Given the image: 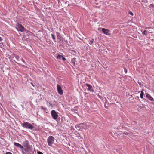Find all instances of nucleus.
<instances>
[{
    "label": "nucleus",
    "mask_w": 154,
    "mask_h": 154,
    "mask_svg": "<svg viewBox=\"0 0 154 154\" xmlns=\"http://www.w3.org/2000/svg\"><path fill=\"white\" fill-rule=\"evenodd\" d=\"M38 154H43V153H42V152H38Z\"/></svg>",
    "instance_id": "24"
},
{
    "label": "nucleus",
    "mask_w": 154,
    "mask_h": 154,
    "mask_svg": "<svg viewBox=\"0 0 154 154\" xmlns=\"http://www.w3.org/2000/svg\"><path fill=\"white\" fill-rule=\"evenodd\" d=\"M129 13L130 15L131 16H133L134 15V14L131 11L129 12Z\"/></svg>",
    "instance_id": "18"
},
{
    "label": "nucleus",
    "mask_w": 154,
    "mask_h": 154,
    "mask_svg": "<svg viewBox=\"0 0 154 154\" xmlns=\"http://www.w3.org/2000/svg\"><path fill=\"white\" fill-rule=\"evenodd\" d=\"M14 145L20 148L21 149H23V147L19 143L16 142L14 143Z\"/></svg>",
    "instance_id": "10"
},
{
    "label": "nucleus",
    "mask_w": 154,
    "mask_h": 154,
    "mask_svg": "<svg viewBox=\"0 0 154 154\" xmlns=\"http://www.w3.org/2000/svg\"><path fill=\"white\" fill-rule=\"evenodd\" d=\"M2 39L0 37V41H2Z\"/></svg>",
    "instance_id": "27"
},
{
    "label": "nucleus",
    "mask_w": 154,
    "mask_h": 154,
    "mask_svg": "<svg viewBox=\"0 0 154 154\" xmlns=\"http://www.w3.org/2000/svg\"><path fill=\"white\" fill-rule=\"evenodd\" d=\"M15 57L17 59V60H18L19 58V56L17 55H15Z\"/></svg>",
    "instance_id": "17"
},
{
    "label": "nucleus",
    "mask_w": 154,
    "mask_h": 154,
    "mask_svg": "<svg viewBox=\"0 0 154 154\" xmlns=\"http://www.w3.org/2000/svg\"><path fill=\"white\" fill-rule=\"evenodd\" d=\"M78 127L81 129H84L86 130L88 129V125L83 123H81L78 125Z\"/></svg>",
    "instance_id": "5"
},
{
    "label": "nucleus",
    "mask_w": 154,
    "mask_h": 154,
    "mask_svg": "<svg viewBox=\"0 0 154 154\" xmlns=\"http://www.w3.org/2000/svg\"><path fill=\"white\" fill-rule=\"evenodd\" d=\"M22 125L23 127L27 129H32L34 128L31 124L27 122H24L22 124Z\"/></svg>",
    "instance_id": "2"
},
{
    "label": "nucleus",
    "mask_w": 154,
    "mask_h": 154,
    "mask_svg": "<svg viewBox=\"0 0 154 154\" xmlns=\"http://www.w3.org/2000/svg\"><path fill=\"white\" fill-rule=\"evenodd\" d=\"M51 36L52 37V38L54 40L55 39V36L52 34L51 35Z\"/></svg>",
    "instance_id": "16"
},
{
    "label": "nucleus",
    "mask_w": 154,
    "mask_h": 154,
    "mask_svg": "<svg viewBox=\"0 0 154 154\" xmlns=\"http://www.w3.org/2000/svg\"><path fill=\"white\" fill-rule=\"evenodd\" d=\"M142 2H144L145 3H147L148 2L147 0H142Z\"/></svg>",
    "instance_id": "20"
},
{
    "label": "nucleus",
    "mask_w": 154,
    "mask_h": 154,
    "mask_svg": "<svg viewBox=\"0 0 154 154\" xmlns=\"http://www.w3.org/2000/svg\"><path fill=\"white\" fill-rule=\"evenodd\" d=\"M62 57V56L61 55H58L57 56L56 58L57 59H59L60 60H61Z\"/></svg>",
    "instance_id": "13"
},
{
    "label": "nucleus",
    "mask_w": 154,
    "mask_h": 154,
    "mask_svg": "<svg viewBox=\"0 0 154 154\" xmlns=\"http://www.w3.org/2000/svg\"><path fill=\"white\" fill-rule=\"evenodd\" d=\"M51 113V116L53 119L56 120L57 118L58 115L55 110H52Z\"/></svg>",
    "instance_id": "4"
},
{
    "label": "nucleus",
    "mask_w": 154,
    "mask_h": 154,
    "mask_svg": "<svg viewBox=\"0 0 154 154\" xmlns=\"http://www.w3.org/2000/svg\"><path fill=\"white\" fill-rule=\"evenodd\" d=\"M148 32V31L147 30H145L144 32H143L142 34L143 35H146L147 34V32Z\"/></svg>",
    "instance_id": "14"
},
{
    "label": "nucleus",
    "mask_w": 154,
    "mask_h": 154,
    "mask_svg": "<svg viewBox=\"0 0 154 154\" xmlns=\"http://www.w3.org/2000/svg\"><path fill=\"white\" fill-rule=\"evenodd\" d=\"M146 96L151 101H153V98L148 93L146 94Z\"/></svg>",
    "instance_id": "11"
},
{
    "label": "nucleus",
    "mask_w": 154,
    "mask_h": 154,
    "mask_svg": "<svg viewBox=\"0 0 154 154\" xmlns=\"http://www.w3.org/2000/svg\"><path fill=\"white\" fill-rule=\"evenodd\" d=\"M89 41L91 43L93 44L94 42V39L93 38H92Z\"/></svg>",
    "instance_id": "15"
},
{
    "label": "nucleus",
    "mask_w": 154,
    "mask_h": 154,
    "mask_svg": "<svg viewBox=\"0 0 154 154\" xmlns=\"http://www.w3.org/2000/svg\"><path fill=\"white\" fill-rule=\"evenodd\" d=\"M49 104H50V105H51V106L52 105V103L49 102Z\"/></svg>",
    "instance_id": "26"
},
{
    "label": "nucleus",
    "mask_w": 154,
    "mask_h": 154,
    "mask_svg": "<svg viewBox=\"0 0 154 154\" xmlns=\"http://www.w3.org/2000/svg\"><path fill=\"white\" fill-rule=\"evenodd\" d=\"M146 28V29H147V28H149V27H147V28Z\"/></svg>",
    "instance_id": "29"
},
{
    "label": "nucleus",
    "mask_w": 154,
    "mask_h": 154,
    "mask_svg": "<svg viewBox=\"0 0 154 154\" xmlns=\"http://www.w3.org/2000/svg\"><path fill=\"white\" fill-rule=\"evenodd\" d=\"M16 29L18 31L23 32L26 30L24 27L21 24L17 23L16 25Z\"/></svg>",
    "instance_id": "3"
},
{
    "label": "nucleus",
    "mask_w": 154,
    "mask_h": 154,
    "mask_svg": "<svg viewBox=\"0 0 154 154\" xmlns=\"http://www.w3.org/2000/svg\"><path fill=\"white\" fill-rule=\"evenodd\" d=\"M22 61H24V60L23 59H22Z\"/></svg>",
    "instance_id": "28"
},
{
    "label": "nucleus",
    "mask_w": 154,
    "mask_h": 154,
    "mask_svg": "<svg viewBox=\"0 0 154 154\" xmlns=\"http://www.w3.org/2000/svg\"><path fill=\"white\" fill-rule=\"evenodd\" d=\"M41 108H42V109H44V110H45V109H46V108L45 109V108H43V106H42V107H41Z\"/></svg>",
    "instance_id": "25"
},
{
    "label": "nucleus",
    "mask_w": 154,
    "mask_h": 154,
    "mask_svg": "<svg viewBox=\"0 0 154 154\" xmlns=\"http://www.w3.org/2000/svg\"><path fill=\"white\" fill-rule=\"evenodd\" d=\"M123 134H125L126 135H128V133L126 132H124Z\"/></svg>",
    "instance_id": "19"
},
{
    "label": "nucleus",
    "mask_w": 154,
    "mask_h": 154,
    "mask_svg": "<svg viewBox=\"0 0 154 154\" xmlns=\"http://www.w3.org/2000/svg\"><path fill=\"white\" fill-rule=\"evenodd\" d=\"M62 60L63 61H65L66 60V58L64 57H62Z\"/></svg>",
    "instance_id": "21"
},
{
    "label": "nucleus",
    "mask_w": 154,
    "mask_h": 154,
    "mask_svg": "<svg viewBox=\"0 0 154 154\" xmlns=\"http://www.w3.org/2000/svg\"><path fill=\"white\" fill-rule=\"evenodd\" d=\"M47 141L48 146L51 147L54 142V138L52 136H50L48 138Z\"/></svg>",
    "instance_id": "1"
},
{
    "label": "nucleus",
    "mask_w": 154,
    "mask_h": 154,
    "mask_svg": "<svg viewBox=\"0 0 154 154\" xmlns=\"http://www.w3.org/2000/svg\"><path fill=\"white\" fill-rule=\"evenodd\" d=\"M29 142L27 140H25L23 142V146L27 148L28 149H29L30 147V146L29 145Z\"/></svg>",
    "instance_id": "8"
},
{
    "label": "nucleus",
    "mask_w": 154,
    "mask_h": 154,
    "mask_svg": "<svg viewBox=\"0 0 154 154\" xmlns=\"http://www.w3.org/2000/svg\"><path fill=\"white\" fill-rule=\"evenodd\" d=\"M86 85L88 87V90L90 91L93 92V90L92 88V86L90 84H86Z\"/></svg>",
    "instance_id": "9"
},
{
    "label": "nucleus",
    "mask_w": 154,
    "mask_h": 154,
    "mask_svg": "<svg viewBox=\"0 0 154 154\" xmlns=\"http://www.w3.org/2000/svg\"><path fill=\"white\" fill-rule=\"evenodd\" d=\"M57 89L58 93L60 95H62L63 94V91L61 86L59 85H57Z\"/></svg>",
    "instance_id": "7"
},
{
    "label": "nucleus",
    "mask_w": 154,
    "mask_h": 154,
    "mask_svg": "<svg viewBox=\"0 0 154 154\" xmlns=\"http://www.w3.org/2000/svg\"><path fill=\"white\" fill-rule=\"evenodd\" d=\"M140 97L142 99L143 98L144 95V92L143 91H140Z\"/></svg>",
    "instance_id": "12"
},
{
    "label": "nucleus",
    "mask_w": 154,
    "mask_h": 154,
    "mask_svg": "<svg viewBox=\"0 0 154 154\" xmlns=\"http://www.w3.org/2000/svg\"><path fill=\"white\" fill-rule=\"evenodd\" d=\"M102 31L104 34L107 35H110V31L107 29L104 28H102Z\"/></svg>",
    "instance_id": "6"
},
{
    "label": "nucleus",
    "mask_w": 154,
    "mask_h": 154,
    "mask_svg": "<svg viewBox=\"0 0 154 154\" xmlns=\"http://www.w3.org/2000/svg\"><path fill=\"white\" fill-rule=\"evenodd\" d=\"M124 71L126 73L127 72V69H125V68L124 69Z\"/></svg>",
    "instance_id": "22"
},
{
    "label": "nucleus",
    "mask_w": 154,
    "mask_h": 154,
    "mask_svg": "<svg viewBox=\"0 0 154 154\" xmlns=\"http://www.w3.org/2000/svg\"><path fill=\"white\" fill-rule=\"evenodd\" d=\"M5 154H12L10 152H8L6 153Z\"/></svg>",
    "instance_id": "23"
}]
</instances>
